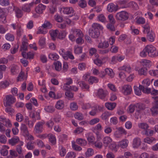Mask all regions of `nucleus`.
I'll return each instance as SVG.
<instances>
[{
    "label": "nucleus",
    "mask_w": 158,
    "mask_h": 158,
    "mask_svg": "<svg viewBox=\"0 0 158 158\" xmlns=\"http://www.w3.org/2000/svg\"><path fill=\"white\" fill-rule=\"evenodd\" d=\"M103 29V27L100 24L94 23L92 25V28L89 30V35L92 38H98L100 35L99 30H102Z\"/></svg>",
    "instance_id": "nucleus-1"
},
{
    "label": "nucleus",
    "mask_w": 158,
    "mask_h": 158,
    "mask_svg": "<svg viewBox=\"0 0 158 158\" xmlns=\"http://www.w3.org/2000/svg\"><path fill=\"white\" fill-rule=\"evenodd\" d=\"M151 83L150 79L148 78L144 79L142 82V85H140L139 87L141 89H143V92L145 93L149 94L151 92V89L148 88Z\"/></svg>",
    "instance_id": "nucleus-2"
},
{
    "label": "nucleus",
    "mask_w": 158,
    "mask_h": 158,
    "mask_svg": "<svg viewBox=\"0 0 158 158\" xmlns=\"http://www.w3.org/2000/svg\"><path fill=\"white\" fill-rule=\"evenodd\" d=\"M114 41V37H111L109 39L108 41L105 40L103 42L100 43L98 44V47L99 48L105 49L109 46V44L111 45H113Z\"/></svg>",
    "instance_id": "nucleus-3"
},
{
    "label": "nucleus",
    "mask_w": 158,
    "mask_h": 158,
    "mask_svg": "<svg viewBox=\"0 0 158 158\" xmlns=\"http://www.w3.org/2000/svg\"><path fill=\"white\" fill-rule=\"evenodd\" d=\"M148 56L151 57H155L158 56V51L155 47L152 45L146 46Z\"/></svg>",
    "instance_id": "nucleus-4"
},
{
    "label": "nucleus",
    "mask_w": 158,
    "mask_h": 158,
    "mask_svg": "<svg viewBox=\"0 0 158 158\" xmlns=\"http://www.w3.org/2000/svg\"><path fill=\"white\" fill-rule=\"evenodd\" d=\"M129 17L128 13L124 11L117 13L115 16L116 20L122 21L127 20L128 19Z\"/></svg>",
    "instance_id": "nucleus-5"
},
{
    "label": "nucleus",
    "mask_w": 158,
    "mask_h": 158,
    "mask_svg": "<svg viewBox=\"0 0 158 158\" xmlns=\"http://www.w3.org/2000/svg\"><path fill=\"white\" fill-rule=\"evenodd\" d=\"M117 130L114 133V135L117 138L120 137L123 135H126L127 132L122 127H120L116 128Z\"/></svg>",
    "instance_id": "nucleus-6"
},
{
    "label": "nucleus",
    "mask_w": 158,
    "mask_h": 158,
    "mask_svg": "<svg viewBox=\"0 0 158 158\" xmlns=\"http://www.w3.org/2000/svg\"><path fill=\"white\" fill-rule=\"evenodd\" d=\"M6 103H4L5 106H10L15 102V98L11 95L6 96Z\"/></svg>",
    "instance_id": "nucleus-7"
},
{
    "label": "nucleus",
    "mask_w": 158,
    "mask_h": 158,
    "mask_svg": "<svg viewBox=\"0 0 158 158\" xmlns=\"http://www.w3.org/2000/svg\"><path fill=\"white\" fill-rule=\"evenodd\" d=\"M107 94V91L100 89L98 90L96 96L99 98L103 99L105 98Z\"/></svg>",
    "instance_id": "nucleus-8"
},
{
    "label": "nucleus",
    "mask_w": 158,
    "mask_h": 158,
    "mask_svg": "<svg viewBox=\"0 0 158 158\" xmlns=\"http://www.w3.org/2000/svg\"><path fill=\"white\" fill-rule=\"evenodd\" d=\"M132 90L131 86L128 85H126L123 86L122 91L125 95H127L130 94Z\"/></svg>",
    "instance_id": "nucleus-9"
},
{
    "label": "nucleus",
    "mask_w": 158,
    "mask_h": 158,
    "mask_svg": "<svg viewBox=\"0 0 158 158\" xmlns=\"http://www.w3.org/2000/svg\"><path fill=\"white\" fill-rule=\"evenodd\" d=\"M62 12L65 14H71L70 16H72L74 15V10L72 7H64L61 8Z\"/></svg>",
    "instance_id": "nucleus-10"
},
{
    "label": "nucleus",
    "mask_w": 158,
    "mask_h": 158,
    "mask_svg": "<svg viewBox=\"0 0 158 158\" xmlns=\"http://www.w3.org/2000/svg\"><path fill=\"white\" fill-rule=\"evenodd\" d=\"M35 4L34 2H32L28 4L24 5L22 7V10L26 12L29 13L31 11V8Z\"/></svg>",
    "instance_id": "nucleus-11"
},
{
    "label": "nucleus",
    "mask_w": 158,
    "mask_h": 158,
    "mask_svg": "<svg viewBox=\"0 0 158 158\" xmlns=\"http://www.w3.org/2000/svg\"><path fill=\"white\" fill-rule=\"evenodd\" d=\"M43 123L42 122L37 123L35 126L34 130L36 132L40 133L42 132L43 127Z\"/></svg>",
    "instance_id": "nucleus-12"
},
{
    "label": "nucleus",
    "mask_w": 158,
    "mask_h": 158,
    "mask_svg": "<svg viewBox=\"0 0 158 158\" xmlns=\"http://www.w3.org/2000/svg\"><path fill=\"white\" fill-rule=\"evenodd\" d=\"M112 141V139L109 136H106L103 139V142L105 147H107L110 145Z\"/></svg>",
    "instance_id": "nucleus-13"
},
{
    "label": "nucleus",
    "mask_w": 158,
    "mask_h": 158,
    "mask_svg": "<svg viewBox=\"0 0 158 158\" xmlns=\"http://www.w3.org/2000/svg\"><path fill=\"white\" fill-rule=\"evenodd\" d=\"M46 6L41 4H39L35 9L36 12L38 14L42 13L43 10H45Z\"/></svg>",
    "instance_id": "nucleus-14"
},
{
    "label": "nucleus",
    "mask_w": 158,
    "mask_h": 158,
    "mask_svg": "<svg viewBox=\"0 0 158 158\" xmlns=\"http://www.w3.org/2000/svg\"><path fill=\"white\" fill-rule=\"evenodd\" d=\"M72 31L73 34L77 37H83V34L80 29L73 28L72 29Z\"/></svg>",
    "instance_id": "nucleus-15"
},
{
    "label": "nucleus",
    "mask_w": 158,
    "mask_h": 158,
    "mask_svg": "<svg viewBox=\"0 0 158 158\" xmlns=\"http://www.w3.org/2000/svg\"><path fill=\"white\" fill-rule=\"evenodd\" d=\"M107 10L110 12L116 11L117 10V8L116 6L112 3L109 4L107 7Z\"/></svg>",
    "instance_id": "nucleus-16"
},
{
    "label": "nucleus",
    "mask_w": 158,
    "mask_h": 158,
    "mask_svg": "<svg viewBox=\"0 0 158 158\" xmlns=\"http://www.w3.org/2000/svg\"><path fill=\"white\" fill-rule=\"evenodd\" d=\"M141 141L140 139L139 138H135L133 142V148H137L140 145Z\"/></svg>",
    "instance_id": "nucleus-17"
},
{
    "label": "nucleus",
    "mask_w": 158,
    "mask_h": 158,
    "mask_svg": "<svg viewBox=\"0 0 158 158\" xmlns=\"http://www.w3.org/2000/svg\"><path fill=\"white\" fill-rule=\"evenodd\" d=\"M64 102L62 100L58 101L55 106V108L58 110H61L64 107Z\"/></svg>",
    "instance_id": "nucleus-18"
},
{
    "label": "nucleus",
    "mask_w": 158,
    "mask_h": 158,
    "mask_svg": "<svg viewBox=\"0 0 158 158\" xmlns=\"http://www.w3.org/2000/svg\"><path fill=\"white\" fill-rule=\"evenodd\" d=\"M128 143L129 142L127 140L124 139L119 142L118 145L121 148H124L127 146Z\"/></svg>",
    "instance_id": "nucleus-19"
},
{
    "label": "nucleus",
    "mask_w": 158,
    "mask_h": 158,
    "mask_svg": "<svg viewBox=\"0 0 158 158\" xmlns=\"http://www.w3.org/2000/svg\"><path fill=\"white\" fill-rule=\"evenodd\" d=\"M138 126L139 128L143 130V132H144L145 131L149 128L148 124L144 123H138Z\"/></svg>",
    "instance_id": "nucleus-20"
},
{
    "label": "nucleus",
    "mask_w": 158,
    "mask_h": 158,
    "mask_svg": "<svg viewBox=\"0 0 158 158\" xmlns=\"http://www.w3.org/2000/svg\"><path fill=\"white\" fill-rule=\"evenodd\" d=\"M155 34L152 31L147 33V39L150 41L153 42L154 40Z\"/></svg>",
    "instance_id": "nucleus-21"
},
{
    "label": "nucleus",
    "mask_w": 158,
    "mask_h": 158,
    "mask_svg": "<svg viewBox=\"0 0 158 158\" xmlns=\"http://www.w3.org/2000/svg\"><path fill=\"white\" fill-rule=\"evenodd\" d=\"M116 105L114 102H107L106 103L105 106L108 110H112L115 108Z\"/></svg>",
    "instance_id": "nucleus-22"
},
{
    "label": "nucleus",
    "mask_w": 158,
    "mask_h": 158,
    "mask_svg": "<svg viewBox=\"0 0 158 158\" xmlns=\"http://www.w3.org/2000/svg\"><path fill=\"white\" fill-rule=\"evenodd\" d=\"M77 84L82 89H85L88 90L89 89V85L88 84H86L84 81H79L77 82Z\"/></svg>",
    "instance_id": "nucleus-23"
},
{
    "label": "nucleus",
    "mask_w": 158,
    "mask_h": 158,
    "mask_svg": "<svg viewBox=\"0 0 158 158\" xmlns=\"http://www.w3.org/2000/svg\"><path fill=\"white\" fill-rule=\"evenodd\" d=\"M55 70L57 71H60L62 69V64L59 61L54 62L53 63Z\"/></svg>",
    "instance_id": "nucleus-24"
},
{
    "label": "nucleus",
    "mask_w": 158,
    "mask_h": 158,
    "mask_svg": "<svg viewBox=\"0 0 158 158\" xmlns=\"http://www.w3.org/2000/svg\"><path fill=\"white\" fill-rule=\"evenodd\" d=\"M48 58L53 60H56L59 59V56L56 53H51L48 55Z\"/></svg>",
    "instance_id": "nucleus-25"
},
{
    "label": "nucleus",
    "mask_w": 158,
    "mask_h": 158,
    "mask_svg": "<svg viewBox=\"0 0 158 158\" xmlns=\"http://www.w3.org/2000/svg\"><path fill=\"white\" fill-rule=\"evenodd\" d=\"M58 32L59 31L57 30H51L50 31V35L52 40H56Z\"/></svg>",
    "instance_id": "nucleus-26"
},
{
    "label": "nucleus",
    "mask_w": 158,
    "mask_h": 158,
    "mask_svg": "<svg viewBox=\"0 0 158 158\" xmlns=\"http://www.w3.org/2000/svg\"><path fill=\"white\" fill-rule=\"evenodd\" d=\"M76 141L77 144L81 146H85L87 144L86 141L85 140L81 138L77 139Z\"/></svg>",
    "instance_id": "nucleus-27"
},
{
    "label": "nucleus",
    "mask_w": 158,
    "mask_h": 158,
    "mask_svg": "<svg viewBox=\"0 0 158 158\" xmlns=\"http://www.w3.org/2000/svg\"><path fill=\"white\" fill-rule=\"evenodd\" d=\"M19 141V139L18 137H15L10 139L9 143L11 145L13 146L17 143Z\"/></svg>",
    "instance_id": "nucleus-28"
},
{
    "label": "nucleus",
    "mask_w": 158,
    "mask_h": 158,
    "mask_svg": "<svg viewBox=\"0 0 158 158\" xmlns=\"http://www.w3.org/2000/svg\"><path fill=\"white\" fill-rule=\"evenodd\" d=\"M48 137L49 141L53 145L56 143V139L55 137L52 134H49L48 135Z\"/></svg>",
    "instance_id": "nucleus-29"
},
{
    "label": "nucleus",
    "mask_w": 158,
    "mask_h": 158,
    "mask_svg": "<svg viewBox=\"0 0 158 158\" xmlns=\"http://www.w3.org/2000/svg\"><path fill=\"white\" fill-rule=\"evenodd\" d=\"M111 114H112L111 112L108 111H106L102 114L101 116V117L102 120H106L111 115Z\"/></svg>",
    "instance_id": "nucleus-30"
},
{
    "label": "nucleus",
    "mask_w": 158,
    "mask_h": 158,
    "mask_svg": "<svg viewBox=\"0 0 158 158\" xmlns=\"http://www.w3.org/2000/svg\"><path fill=\"white\" fill-rule=\"evenodd\" d=\"M139 86V88L136 86H134V89L135 91V94L138 96H140L141 94V90H142L143 92V89H141Z\"/></svg>",
    "instance_id": "nucleus-31"
},
{
    "label": "nucleus",
    "mask_w": 158,
    "mask_h": 158,
    "mask_svg": "<svg viewBox=\"0 0 158 158\" xmlns=\"http://www.w3.org/2000/svg\"><path fill=\"white\" fill-rule=\"evenodd\" d=\"M21 131L24 134V135H27L29 132L27 127L24 124H22L21 127Z\"/></svg>",
    "instance_id": "nucleus-32"
},
{
    "label": "nucleus",
    "mask_w": 158,
    "mask_h": 158,
    "mask_svg": "<svg viewBox=\"0 0 158 158\" xmlns=\"http://www.w3.org/2000/svg\"><path fill=\"white\" fill-rule=\"evenodd\" d=\"M78 5L80 7L84 8L87 6V2L85 0H80L78 2Z\"/></svg>",
    "instance_id": "nucleus-33"
},
{
    "label": "nucleus",
    "mask_w": 158,
    "mask_h": 158,
    "mask_svg": "<svg viewBox=\"0 0 158 158\" xmlns=\"http://www.w3.org/2000/svg\"><path fill=\"white\" fill-rule=\"evenodd\" d=\"M23 144V142H21L20 144L17 145L16 147L15 150L19 154H22V148L21 146Z\"/></svg>",
    "instance_id": "nucleus-34"
},
{
    "label": "nucleus",
    "mask_w": 158,
    "mask_h": 158,
    "mask_svg": "<svg viewBox=\"0 0 158 158\" xmlns=\"http://www.w3.org/2000/svg\"><path fill=\"white\" fill-rule=\"evenodd\" d=\"M135 104L136 107L139 109V110H137L138 112H139L140 110H143L145 108V105L144 104L139 103Z\"/></svg>",
    "instance_id": "nucleus-35"
},
{
    "label": "nucleus",
    "mask_w": 158,
    "mask_h": 158,
    "mask_svg": "<svg viewBox=\"0 0 158 158\" xmlns=\"http://www.w3.org/2000/svg\"><path fill=\"white\" fill-rule=\"evenodd\" d=\"M88 81L89 84H92L93 83H97L98 82V80L95 77L91 76L89 77V79Z\"/></svg>",
    "instance_id": "nucleus-36"
},
{
    "label": "nucleus",
    "mask_w": 158,
    "mask_h": 158,
    "mask_svg": "<svg viewBox=\"0 0 158 158\" xmlns=\"http://www.w3.org/2000/svg\"><path fill=\"white\" fill-rule=\"evenodd\" d=\"M11 72L13 75L17 74L19 72L18 67L15 65L12 66L11 68Z\"/></svg>",
    "instance_id": "nucleus-37"
},
{
    "label": "nucleus",
    "mask_w": 158,
    "mask_h": 158,
    "mask_svg": "<svg viewBox=\"0 0 158 158\" xmlns=\"http://www.w3.org/2000/svg\"><path fill=\"white\" fill-rule=\"evenodd\" d=\"M74 118L79 120H81L84 119V116L83 114L77 112L74 115Z\"/></svg>",
    "instance_id": "nucleus-38"
},
{
    "label": "nucleus",
    "mask_w": 158,
    "mask_h": 158,
    "mask_svg": "<svg viewBox=\"0 0 158 158\" xmlns=\"http://www.w3.org/2000/svg\"><path fill=\"white\" fill-rule=\"evenodd\" d=\"M82 48L78 46H75L74 47V52L76 54H80L82 53Z\"/></svg>",
    "instance_id": "nucleus-39"
},
{
    "label": "nucleus",
    "mask_w": 158,
    "mask_h": 158,
    "mask_svg": "<svg viewBox=\"0 0 158 158\" xmlns=\"http://www.w3.org/2000/svg\"><path fill=\"white\" fill-rule=\"evenodd\" d=\"M94 153V150L92 148H89L85 152V155L87 157H89L92 156Z\"/></svg>",
    "instance_id": "nucleus-40"
},
{
    "label": "nucleus",
    "mask_w": 158,
    "mask_h": 158,
    "mask_svg": "<svg viewBox=\"0 0 158 158\" xmlns=\"http://www.w3.org/2000/svg\"><path fill=\"white\" fill-rule=\"evenodd\" d=\"M156 140V139L155 138L152 137H146L144 139V141L145 143L150 144Z\"/></svg>",
    "instance_id": "nucleus-41"
},
{
    "label": "nucleus",
    "mask_w": 158,
    "mask_h": 158,
    "mask_svg": "<svg viewBox=\"0 0 158 158\" xmlns=\"http://www.w3.org/2000/svg\"><path fill=\"white\" fill-rule=\"evenodd\" d=\"M45 38L42 37L40 38L39 40V44L42 48H44L45 47Z\"/></svg>",
    "instance_id": "nucleus-42"
},
{
    "label": "nucleus",
    "mask_w": 158,
    "mask_h": 158,
    "mask_svg": "<svg viewBox=\"0 0 158 158\" xmlns=\"http://www.w3.org/2000/svg\"><path fill=\"white\" fill-rule=\"evenodd\" d=\"M9 85V82L7 81H2L0 83V88H5Z\"/></svg>",
    "instance_id": "nucleus-43"
},
{
    "label": "nucleus",
    "mask_w": 158,
    "mask_h": 158,
    "mask_svg": "<svg viewBox=\"0 0 158 158\" xmlns=\"http://www.w3.org/2000/svg\"><path fill=\"white\" fill-rule=\"evenodd\" d=\"M70 108L73 110H76L77 109L78 106L76 103L73 102L70 104Z\"/></svg>",
    "instance_id": "nucleus-44"
},
{
    "label": "nucleus",
    "mask_w": 158,
    "mask_h": 158,
    "mask_svg": "<svg viewBox=\"0 0 158 158\" xmlns=\"http://www.w3.org/2000/svg\"><path fill=\"white\" fill-rule=\"evenodd\" d=\"M147 55H148V51L146 46L143 51L140 52V55L142 57H145L147 56Z\"/></svg>",
    "instance_id": "nucleus-45"
},
{
    "label": "nucleus",
    "mask_w": 158,
    "mask_h": 158,
    "mask_svg": "<svg viewBox=\"0 0 158 158\" xmlns=\"http://www.w3.org/2000/svg\"><path fill=\"white\" fill-rule=\"evenodd\" d=\"M152 116H155L158 114V108L153 106L151 109Z\"/></svg>",
    "instance_id": "nucleus-46"
},
{
    "label": "nucleus",
    "mask_w": 158,
    "mask_h": 158,
    "mask_svg": "<svg viewBox=\"0 0 158 158\" xmlns=\"http://www.w3.org/2000/svg\"><path fill=\"white\" fill-rule=\"evenodd\" d=\"M45 109L47 112L50 113H52L55 110L54 107L51 106H46L45 108Z\"/></svg>",
    "instance_id": "nucleus-47"
},
{
    "label": "nucleus",
    "mask_w": 158,
    "mask_h": 158,
    "mask_svg": "<svg viewBox=\"0 0 158 158\" xmlns=\"http://www.w3.org/2000/svg\"><path fill=\"white\" fill-rule=\"evenodd\" d=\"M105 71L106 73L110 77L112 78L114 77V73L111 69L106 68L105 69Z\"/></svg>",
    "instance_id": "nucleus-48"
},
{
    "label": "nucleus",
    "mask_w": 158,
    "mask_h": 158,
    "mask_svg": "<svg viewBox=\"0 0 158 158\" xmlns=\"http://www.w3.org/2000/svg\"><path fill=\"white\" fill-rule=\"evenodd\" d=\"M147 69L143 68L140 69L138 71V73L140 75H146L147 74Z\"/></svg>",
    "instance_id": "nucleus-49"
},
{
    "label": "nucleus",
    "mask_w": 158,
    "mask_h": 158,
    "mask_svg": "<svg viewBox=\"0 0 158 158\" xmlns=\"http://www.w3.org/2000/svg\"><path fill=\"white\" fill-rule=\"evenodd\" d=\"M6 39L9 41H13L14 40V36L10 33L7 34L5 35Z\"/></svg>",
    "instance_id": "nucleus-50"
},
{
    "label": "nucleus",
    "mask_w": 158,
    "mask_h": 158,
    "mask_svg": "<svg viewBox=\"0 0 158 158\" xmlns=\"http://www.w3.org/2000/svg\"><path fill=\"white\" fill-rule=\"evenodd\" d=\"M42 27L44 28H51L52 27V25L49 21H45Z\"/></svg>",
    "instance_id": "nucleus-51"
},
{
    "label": "nucleus",
    "mask_w": 158,
    "mask_h": 158,
    "mask_svg": "<svg viewBox=\"0 0 158 158\" xmlns=\"http://www.w3.org/2000/svg\"><path fill=\"white\" fill-rule=\"evenodd\" d=\"M16 119L17 121L21 122L23 120V117L21 113H18L16 115Z\"/></svg>",
    "instance_id": "nucleus-52"
},
{
    "label": "nucleus",
    "mask_w": 158,
    "mask_h": 158,
    "mask_svg": "<svg viewBox=\"0 0 158 158\" xmlns=\"http://www.w3.org/2000/svg\"><path fill=\"white\" fill-rule=\"evenodd\" d=\"M143 134L147 136H151L154 134V131L148 128Z\"/></svg>",
    "instance_id": "nucleus-53"
},
{
    "label": "nucleus",
    "mask_w": 158,
    "mask_h": 158,
    "mask_svg": "<svg viewBox=\"0 0 158 158\" xmlns=\"http://www.w3.org/2000/svg\"><path fill=\"white\" fill-rule=\"evenodd\" d=\"M144 28L143 32L144 33H148L150 32V26L148 23L146 24L145 25L143 26Z\"/></svg>",
    "instance_id": "nucleus-54"
},
{
    "label": "nucleus",
    "mask_w": 158,
    "mask_h": 158,
    "mask_svg": "<svg viewBox=\"0 0 158 158\" xmlns=\"http://www.w3.org/2000/svg\"><path fill=\"white\" fill-rule=\"evenodd\" d=\"M129 6L133 9L137 10L138 9V5L134 2H131L129 3Z\"/></svg>",
    "instance_id": "nucleus-55"
},
{
    "label": "nucleus",
    "mask_w": 158,
    "mask_h": 158,
    "mask_svg": "<svg viewBox=\"0 0 158 158\" xmlns=\"http://www.w3.org/2000/svg\"><path fill=\"white\" fill-rule=\"evenodd\" d=\"M108 18L110 22V23H111L112 24H114L115 23V20L114 17L113 15L112 14H110L108 15Z\"/></svg>",
    "instance_id": "nucleus-56"
},
{
    "label": "nucleus",
    "mask_w": 158,
    "mask_h": 158,
    "mask_svg": "<svg viewBox=\"0 0 158 158\" xmlns=\"http://www.w3.org/2000/svg\"><path fill=\"white\" fill-rule=\"evenodd\" d=\"M61 148L60 150V155L62 157L64 156L66 154V150L62 146H60Z\"/></svg>",
    "instance_id": "nucleus-57"
},
{
    "label": "nucleus",
    "mask_w": 158,
    "mask_h": 158,
    "mask_svg": "<svg viewBox=\"0 0 158 158\" xmlns=\"http://www.w3.org/2000/svg\"><path fill=\"white\" fill-rule=\"evenodd\" d=\"M92 108V106L89 103H83L82 105V108L84 110H87Z\"/></svg>",
    "instance_id": "nucleus-58"
},
{
    "label": "nucleus",
    "mask_w": 158,
    "mask_h": 158,
    "mask_svg": "<svg viewBox=\"0 0 158 158\" xmlns=\"http://www.w3.org/2000/svg\"><path fill=\"white\" fill-rule=\"evenodd\" d=\"M114 24L111 23H108L107 24L106 27L107 29L111 31H114L115 30Z\"/></svg>",
    "instance_id": "nucleus-59"
},
{
    "label": "nucleus",
    "mask_w": 158,
    "mask_h": 158,
    "mask_svg": "<svg viewBox=\"0 0 158 158\" xmlns=\"http://www.w3.org/2000/svg\"><path fill=\"white\" fill-rule=\"evenodd\" d=\"M27 42L23 41L22 42V45L21 47V51H26L27 50Z\"/></svg>",
    "instance_id": "nucleus-60"
},
{
    "label": "nucleus",
    "mask_w": 158,
    "mask_h": 158,
    "mask_svg": "<svg viewBox=\"0 0 158 158\" xmlns=\"http://www.w3.org/2000/svg\"><path fill=\"white\" fill-rule=\"evenodd\" d=\"M76 156V154L73 152H69L66 156V158H74Z\"/></svg>",
    "instance_id": "nucleus-61"
},
{
    "label": "nucleus",
    "mask_w": 158,
    "mask_h": 158,
    "mask_svg": "<svg viewBox=\"0 0 158 158\" xmlns=\"http://www.w3.org/2000/svg\"><path fill=\"white\" fill-rule=\"evenodd\" d=\"M0 4L2 6H8L10 4L9 0H0Z\"/></svg>",
    "instance_id": "nucleus-62"
},
{
    "label": "nucleus",
    "mask_w": 158,
    "mask_h": 158,
    "mask_svg": "<svg viewBox=\"0 0 158 158\" xmlns=\"http://www.w3.org/2000/svg\"><path fill=\"white\" fill-rule=\"evenodd\" d=\"M72 147L73 149L77 151H80L82 150V148L81 147L76 144L74 143H72Z\"/></svg>",
    "instance_id": "nucleus-63"
},
{
    "label": "nucleus",
    "mask_w": 158,
    "mask_h": 158,
    "mask_svg": "<svg viewBox=\"0 0 158 158\" xmlns=\"http://www.w3.org/2000/svg\"><path fill=\"white\" fill-rule=\"evenodd\" d=\"M94 144L96 147L99 149L102 148L103 146L102 143L101 142H95L94 143Z\"/></svg>",
    "instance_id": "nucleus-64"
}]
</instances>
